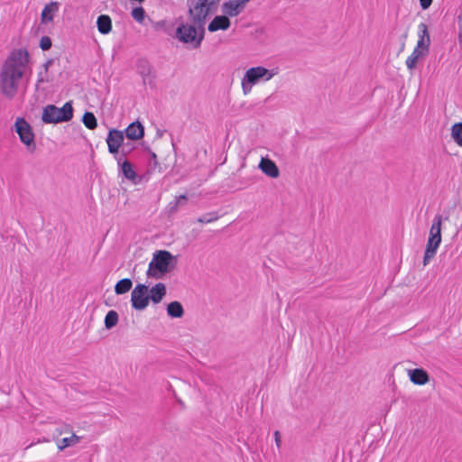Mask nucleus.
<instances>
[{
    "instance_id": "1",
    "label": "nucleus",
    "mask_w": 462,
    "mask_h": 462,
    "mask_svg": "<svg viewBox=\"0 0 462 462\" xmlns=\"http://www.w3.org/2000/svg\"><path fill=\"white\" fill-rule=\"evenodd\" d=\"M28 60L27 51L18 49L12 51L5 61L0 71V88L6 98L13 99L15 97Z\"/></svg>"
},
{
    "instance_id": "2",
    "label": "nucleus",
    "mask_w": 462,
    "mask_h": 462,
    "mask_svg": "<svg viewBox=\"0 0 462 462\" xmlns=\"http://www.w3.org/2000/svg\"><path fill=\"white\" fill-rule=\"evenodd\" d=\"M278 73L279 69L277 68L268 69L264 67L257 66L248 69L241 80L243 94L245 96L248 95L254 85L269 81Z\"/></svg>"
},
{
    "instance_id": "3",
    "label": "nucleus",
    "mask_w": 462,
    "mask_h": 462,
    "mask_svg": "<svg viewBox=\"0 0 462 462\" xmlns=\"http://www.w3.org/2000/svg\"><path fill=\"white\" fill-rule=\"evenodd\" d=\"M430 44V37L428 26L426 23H420L418 25V41L416 47L405 62L409 69H413L416 67L418 60L428 54Z\"/></svg>"
},
{
    "instance_id": "4",
    "label": "nucleus",
    "mask_w": 462,
    "mask_h": 462,
    "mask_svg": "<svg viewBox=\"0 0 462 462\" xmlns=\"http://www.w3.org/2000/svg\"><path fill=\"white\" fill-rule=\"evenodd\" d=\"M442 216L437 214L432 221L423 257V265L426 266L436 255L441 244Z\"/></svg>"
},
{
    "instance_id": "5",
    "label": "nucleus",
    "mask_w": 462,
    "mask_h": 462,
    "mask_svg": "<svg viewBox=\"0 0 462 462\" xmlns=\"http://www.w3.org/2000/svg\"><path fill=\"white\" fill-rule=\"evenodd\" d=\"M173 259L174 256L168 251L156 252L149 263L147 276L161 278L163 274L170 273L173 269Z\"/></svg>"
},
{
    "instance_id": "6",
    "label": "nucleus",
    "mask_w": 462,
    "mask_h": 462,
    "mask_svg": "<svg viewBox=\"0 0 462 462\" xmlns=\"http://www.w3.org/2000/svg\"><path fill=\"white\" fill-rule=\"evenodd\" d=\"M73 117L71 102H66L59 108L54 105H48L43 108L42 120L45 124H58L68 122Z\"/></svg>"
},
{
    "instance_id": "7",
    "label": "nucleus",
    "mask_w": 462,
    "mask_h": 462,
    "mask_svg": "<svg viewBox=\"0 0 462 462\" xmlns=\"http://www.w3.org/2000/svg\"><path fill=\"white\" fill-rule=\"evenodd\" d=\"M176 37L180 42L191 44L192 47L200 46L204 39V28L199 29L194 23H182L176 30Z\"/></svg>"
},
{
    "instance_id": "8",
    "label": "nucleus",
    "mask_w": 462,
    "mask_h": 462,
    "mask_svg": "<svg viewBox=\"0 0 462 462\" xmlns=\"http://www.w3.org/2000/svg\"><path fill=\"white\" fill-rule=\"evenodd\" d=\"M213 3L209 0H199L189 8V14L199 29L204 28L207 17L212 12Z\"/></svg>"
},
{
    "instance_id": "9",
    "label": "nucleus",
    "mask_w": 462,
    "mask_h": 462,
    "mask_svg": "<svg viewBox=\"0 0 462 462\" xmlns=\"http://www.w3.org/2000/svg\"><path fill=\"white\" fill-rule=\"evenodd\" d=\"M14 129L21 142L25 144L29 150L34 151V134L28 122L24 118L18 117L14 123Z\"/></svg>"
},
{
    "instance_id": "10",
    "label": "nucleus",
    "mask_w": 462,
    "mask_h": 462,
    "mask_svg": "<svg viewBox=\"0 0 462 462\" xmlns=\"http://www.w3.org/2000/svg\"><path fill=\"white\" fill-rule=\"evenodd\" d=\"M148 286L137 284L131 292L132 307L136 310H143L149 305Z\"/></svg>"
},
{
    "instance_id": "11",
    "label": "nucleus",
    "mask_w": 462,
    "mask_h": 462,
    "mask_svg": "<svg viewBox=\"0 0 462 462\" xmlns=\"http://www.w3.org/2000/svg\"><path fill=\"white\" fill-rule=\"evenodd\" d=\"M108 152L116 156L119 154V148L125 141L124 132L117 129H111L106 137Z\"/></svg>"
},
{
    "instance_id": "12",
    "label": "nucleus",
    "mask_w": 462,
    "mask_h": 462,
    "mask_svg": "<svg viewBox=\"0 0 462 462\" xmlns=\"http://www.w3.org/2000/svg\"><path fill=\"white\" fill-rule=\"evenodd\" d=\"M125 146L123 147L122 154L116 156V160L117 162L118 166L120 167V171L123 175L130 180H134L137 177L135 171L133 168V165L126 160H123V157L125 155Z\"/></svg>"
},
{
    "instance_id": "13",
    "label": "nucleus",
    "mask_w": 462,
    "mask_h": 462,
    "mask_svg": "<svg viewBox=\"0 0 462 462\" xmlns=\"http://www.w3.org/2000/svg\"><path fill=\"white\" fill-rule=\"evenodd\" d=\"M149 300L152 303H160L166 295V286L162 282L156 283L151 289L148 288Z\"/></svg>"
},
{
    "instance_id": "14",
    "label": "nucleus",
    "mask_w": 462,
    "mask_h": 462,
    "mask_svg": "<svg viewBox=\"0 0 462 462\" xmlns=\"http://www.w3.org/2000/svg\"><path fill=\"white\" fill-rule=\"evenodd\" d=\"M259 168L267 176L271 178H277L280 174L279 169L274 162L268 158H262Z\"/></svg>"
},
{
    "instance_id": "15",
    "label": "nucleus",
    "mask_w": 462,
    "mask_h": 462,
    "mask_svg": "<svg viewBox=\"0 0 462 462\" xmlns=\"http://www.w3.org/2000/svg\"><path fill=\"white\" fill-rule=\"evenodd\" d=\"M125 136L130 140H139L144 134V128L139 121L131 123L125 130Z\"/></svg>"
},
{
    "instance_id": "16",
    "label": "nucleus",
    "mask_w": 462,
    "mask_h": 462,
    "mask_svg": "<svg viewBox=\"0 0 462 462\" xmlns=\"http://www.w3.org/2000/svg\"><path fill=\"white\" fill-rule=\"evenodd\" d=\"M230 20L229 18L224 14V15H218L216 16L211 23L208 24V31L213 32H217L218 30H227L230 27Z\"/></svg>"
},
{
    "instance_id": "17",
    "label": "nucleus",
    "mask_w": 462,
    "mask_h": 462,
    "mask_svg": "<svg viewBox=\"0 0 462 462\" xmlns=\"http://www.w3.org/2000/svg\"><path fill=\"white\" fill-rule=\"evenodd\" d=\"M409 377H410V380L414 384H418V385H424L430 380L428 373L421 368H416L413 370H410Z\"/></svg>"
},
{
    "instance_id": "18",
    "label": "nucleus",
    "mask_w": 462,
    "mask_h": 462,
    "mask_svg": "<svg viewBox=\"0 0 462 462\" xmlns=\"http://www.w3.org/2000/svg\"><path fill=\"white\" fill-rule=\"evenodd\" d=\"M244 11L243 8H241V5L235 2V0H229L226 2H224L222 5V12L224 14H226L227 17H235L240 14Z\"/></svg>"
},
{
    "instance_id": "19",
    "label": "nucleus",
    "mask_w": 462,
    "mask_h": 462,
    "mask_svg": "<svg viewBox=\"0 0 462 462\" xmlns=\"http://www.w3.org/2000/svg\"><path fill=\"white\" fill-rule=\"evenodd\" d=\"M58 11L59 4L57 2H51L50 4L46 5L42 12V23H46L52 22L53 17Z\"/></svg>"
},
{
    "instance_id": "20",
    "label": "nucleus",
    "mask_w": 462,
    "mask_h": 462,
    "mask_svg": "<svg viewBox=\"0 0 462 462\" xmlns=\"http://www.w3.org/2000/svg\"><path fill=\"white\" fill-rule=\"evenodd\" d=\"M97 30L102 34H107L112 30V20L109 15L101 14L97 20Z\"/></svg>"
},
{
    "instance_id": "21",
    "label": "nucleus",
    "mask_w": 462,
    "mask_h": 462,
    "mask_svg": "<svg viewBox=\"0 0 462 462\" xmlns=\"http://www.w3.org/2000/svg\"><path fill=\"white\" fill-rule=\"evenodd\" d=\"M79 441H80V437L77 436L76 434H72L70 437L63 438V439H60L57 443V447H58L59 450L62 451L66 448L73 447V446L77 445L78 443H79Z\"/></svg>"
},
{
    "instance_id": "22",
    "label": "nucleus",
    "mask_w": 462,
    "mask_h": 462,
    "mask_svg": "<svg viewBox=\"0 0 462 462\" xmlns=\"http://www.w3.org/2000/svg\"><path fill=\"white\" fill-rule=\"evenodd\" d=\"M167 314L171 318H181L184 315L182 305L179 301H172L167 306Z\"/></svg>"
},
{
    "instance_id": "23",
    "label": "nucleus",
    "mask_w": 462,
    "mask_h": 462,
    "mask_svg": "<svg viewBox=\"0 0 462 462\" xmlns=\"http://www.w3.org/2000/svg\"><path fill=\"white\" fill-rule=\"evenodd\" d=\"M133 282L129 278L118 281L115 286V292L117 295L124 294L131 290Z\"/></svg>"
},
{
    "instance_id": "24",
    "label": "nucleus",
    "mask_w": 462,
    "mask_h": 462,
    "mask_svg": "<svg viewBox=\"0 0 462 462\" xmlns=\"http://www.w3.org/2000/svg\"><path fill=\"white\" fill-rule=\"evenodd\" d=\"M451 136L457 145L462 147V123H457L452 125Z\"/></svg>"
},
{
    "instance_id": "25",
    "label": "nucleus",
    "mask_w": 462,
    "mask_h": 462,
    "mask_svg": "<svg viewBox=\"0 0 462 462\" xmlns=\"http://www.w3.org/2000/svg\"><path fill=\"white\" fill-rule=\"evenodd\" d=\"M118 322V314L115 310H109L105 317V327L107 329L114 328Z\"/></svg>"
},
{
    "instance_id": "26",
    "label": "nucleus",
    "mask_w": 462,
    "mask_h": 462,
    "mask_svg": "<svg viewBox=\"0 0 462 462\" xmlns=\"http://www.w3.org/2000/svg\"><path fill=\"white\" fill-rule=\"evenodd\" d=\"M85 126L90 130L95 129L97 126V118L91 112H86L82 118Z\"/></svg>"
},
{
    "instance_id": "27",
    "label": "nucleus",
    "mask_w": 462,
    "mask_h": 462,
    "mask_svg": "<svg viewBox=\"0 0 462 462\" xmlns=\"http://www.w3.org/2000/svg\"><path fill=\"white\" fill-rule=\"evenodd\" d=\"M219 217L217 212H208L198 218L199 223L208 224L217 220Z\"/></svg>"
},
{
    "instance_id": "28",
    "label": "nucleus",
    "mask_w": 462,
    "mask_h": 462,
    "mask_svg": "<svg viewBox=\"0 0 462 462\" xmlns=\"http://www.w3.org/2000/svg\"><path fill=\"white\" fill-rule=\"evenodd\" d=\"M132 16L136 22L143 23L145 17L144 9L143 7L134 8L132 11Z\"/></svg>"
},
{
    "instance_id": "29",
    "label": "nucleus",
    "mask_w": 462,
    "mask_h": 462,
    "mask_svg": "<svg viewBox=\"0 0 462 462\" xmlns=\"http://www.w3.org/2000/svg\"><path fill=\"white\" fill-rule=\"evenodd\" d=\"M40 47L42 51H47L51 47V40L48 36H42L40 41Z\"/></svg>"
},
{
    "instance_id": "30",
    "label": "nucleus",
    "mask_w": 462,
    "mask_h": 462,
    "mask_svg": "<svg viewBox=\"0 0 462 462\" xmlns=\"http://www.w3.org/2000/svg\"><path fill=\"white\" fill-rule=\"evenodd\" d=\"M274 440L277 448H280L282 445V439L281 434L278 430L274 431Z\"/></svg>"
},
{
    "instance_id": "31",
    "label": "nucleus",
    "mask_w": 462,
    "mask_h": 462,
    "mask_svg": "<svg viewBox=\"0 0 462 462\" xmlns=\"http://www.w3.org/2000/svg\"><path fill=\"white\" fill-rule=\"evenodd\" d=\"M432 0H420V4L422 9H427L431 5Z\"/></svg>"
},
{
    "instance_id": "32",
    "label": "nucleus",
    "mask_w": 462,
    "mask_h": 462,
    "mask_svg": "<svg viewBox=\"0 0 462 462\" xmlns=\"http://www.w3.org/2000/svg\"><path fill=\"white\" fill-rule=\"evenodd\" d=\"M188 200V198L186 195H180L178 198H176L175 201L179 203V205H183Z\"/></svg>"
},
{
    "instance_id": "33",
    "label": "nucleus",
    "mask_w": 462,
    "mask_h": 462,
    "mask_svg": "<svg viewBox=\"0 0 462 462\" xmlns=\"http://www.w3.org/2000/svg\"><path fill=\"white\" fill-rule=\"evenodd\" d=\"M179 206H180V205H179V203H178V202H176V201L171 202V203L169 204L170 211H171V212H175V211H177V209H178V207H179Z\"/></svg>"
},
{
    "instance_id": "34",
    "label": "nucleus",
    "mask_w": 462,
    "mask_h": 462,
    "mask_svg": "<svg viewBox=\"0 0 462 462\" xmlns=\"http://www.w3.org/2000/svg\"><path fill=\"white\" fill-rule=\"evenodd\" d=\"M250 0H235V2H236L237 4H239V5H241V8L245 9V5L246 4L249 2Z\"/></svg>"
},
{
    "instance_id": "35",
    "label": "nucleus",
    "mask_w": 462,
    "mask_h": 462,
    "mask_svg": "<svg viewBox=\"0 0 462 462\" xmlns=\"http://www.w3.org/2000/svg\"><path fill=\"white\" fill-rule=\"evenodd\" d=\"M460 32L458 35L459 42L462 43V14L459 16Z\"/></svg>"
},
{
    "instance_id": "36",
    "label": "nucleus",
    "mask_w": 462,
    "mask_h": 462,
    "mask_svg": "<svg viewBox=\"0 0 462 462\" xmlns=\"http://www.w3.org/2000/svg\"><path fill=\"white\" fill-rule=\"evenodd\" d=\"M43 82V79L42 78L38 79V83Z\"/></svg>"
},
{
    "instance_id": "37",
    "label": "nucleus",
    "mask_w": 462,
    "mask_h": 462,
    "mask_svg": "<svg viewBox=\"0 0 462 462\" xmlns=\"http://www.w3.org/2000/svg\"><path fill=\"white\" fill-rule=\"evenodd\" d=\"M152 158L155 159L156 158V154L154 152H152Z\"/></svg>"
}]
</instances>
